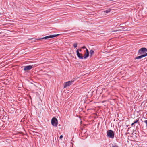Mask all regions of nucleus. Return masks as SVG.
<instances>
[{
  "label": "nucleus",
  "mask_w": 147,
  "mask_h": 147,
  "mask_svg": "<svg viewBox=\"0 0 147 147\" xmlns=\"http://www.w3.org/2000/svg\"><path fill=\"white\" fill-rule=\"evenodd\" d=\"M143 55L144 57L146 56H147V53H145L144 54H143Z\"/></svg>",
  "instance_id": "obj_14"
},
{
  "label": "nucleus",
  "mask_w": 147,
  "mask_h": 147,
  "mask_svg": "<svg viewBox=\"0 0 147 147\" xmlns=\"http://www.w3.org/2000/svg\"><path fill=\"white\" fill-rule=\"evenodd\" d=\"M63 136L62 135H61L60 136L59 138L60 139H62V138H63Z\"/></svg>",
  "instance_id": "obj_16"
},
{
  "label": "nucleus",
  "mask_w": 147,
  "mask_h": 147,
  "mask_svg": "<svg viewBox=\"0 0 147 147\" xmlns=\"http://www.w3.org/2000/svg\"><path fill=\"white\" fill-rule=\"evenodd\" d=\"M51 124L53 126L57 127L58 123L57 119L55 117H53L51 120Z\"/></svg>",
  "instance_id": "obj_4"
},
{
  "label": "nucleus",
  "mask_w": 147,
  "mask_h": 147,
  "mask_svg": "<svg viewBox=\"0 0 147 147\" xmlns=\"http://www.w3.org/2000/svg\"><path fill=\"white\" fill-rule=\"evenodd\" d=\"M82 51V49H79V51H80V52H81V51Z\"/></svg>",
  "instance_id": "obj_20"
},
{
  "label": "nucleus",
  "mask_w": 147,
  "mask_h": 147,
  "mask_svg": "<svg viewBox=\"0 0 147 147\" xmlns=\"http://www.w3.org/2000/svg\"><path fill=\"white\" fill-rule=\"evenodd\" d=\"M111 11V9H108L107 10H106L104 11L106 13H108L110 12Z\"/></svg>",
  "instance_id": "obj_11"
},
{
  "label": "nucleus",
  "mask_w": 147,
  "mask_h": 147,
  "mask_svg": "<svg viewBox=\"0 0 147 147\" xmlns=\"http://www.w3.org/2000/svg\"><path fill=\"white\" fill-rule=\"evenodd\" d=\"M33 65H29L24 66V70L26 71L27 70H31L32 68Z\"/></svg>",
  "instance_id": "obj_6"
},
{
  "label": "nucleus",
  "mask_w": 147,
  "mask_h": 147,
  "mask_svg": "<svg viewBox=\"0 0 147 147\" xmlns=\"http://www.w3.org/2000/svg\"><path fill=\"white\" fill-rule=\"evenodd\" d=\"M94 53V51H93L92 50V54Z\"/></svg>",
  "instance_id": "obj_22"
},
{
  "label": "nucleus",
  "mask_w": 147,
  "mask_h": 147,
  "mask_svg": "<svg viewBox=\"0 0 147 147\" xmlns=\"http://www.w3.org/2000/svg\"><path fill=\"white\" fill-rule=\"evenodd\" d=\"M90 54L92 55V50H91L90 51Z\"/></svg>",
  "instance_id": "obj_18"
},
{
  "label": "nucleus",
  "mask_w": 147,
  "mask_h": 147,
  "mask_svg": "<svg viewBox=\"0 0 147 147\" xmlns=\"http://www.w3.org/2000/svg\"><path fill=\"white\" fill-rule=\"evenodd\" d=\"M122 30H121L118 29V30H114L112 31V32H117V31H121Z\"/></svg>",
  "instance_id": "obj_12"
},
{
  "label": "nucleus",
  "mask_w": 147,
  "mask_h": 147,
  "mask_svg": "<svg viewBox=\"0 0 147 147\" xmlns=\"http://www.w3.org/2000/svg\"><path fill=\"white\" fill-rule=\"evenodd\" d=\"M89 53L88 50L86 49V52L85 53L84 56V58L86 59L89 56Z\"/></svg>",
  "instance_id": "obj_8"
},
{
  "label": "nucleus",
  "mask_w": 147,
  "mask_h": 147,
  "mask_svg": "<svg viewBox=\"0 0 147 147\" xmlns=\"http://www.w3.org/2000/svg\"><path fill=\"white\" fill-rule=\"evenodd\" d=\"M81 48L84 49H86H86H87V48H86V47L85 46H84L82 47Z\"/></svg>",
  "instance_id": "obj_15"
},
{
  "label": "nucleus",
  "mask_w": 147,
  "mask_h": 147,
  "mask_svg": "<svg viewBox=\"0 0 147 147\" xmlns=\"http://www.w3.org/2000/svg\"><path fill=\"white\" fill-rule=\"evenodd\" d=\"M144 122L146 124V126H147V120H145Z\"/></svg>",
  "instance_id": "obj_17"
},
{
  "label": "nucleus",
  "mask_w": 147,
  "mask_h": 147,
  "mask_svg": "<svg viewBox=\"0 0 147 147\" xmlns=\"http://www.w3.org/2000/svg\"><path fill=\"white\" fill-rule=\"evenodd\" d=\"M112 147H118V146L117 145H113Z\"/></svg>",
  "instance_id": "obj_19"
},
{
  "label": "nucleus",
  "mask_w": 147,
  "mask_h": 147,
  "mask_svg": "<svg viewBox=\"0 0 147 147\" xmlns=\"http://www.w3.org/2000/svg\"><path fill=\"white\" fill-rule=\"evenodd\" d=\"M139 118L137 119L133 123L131 124V126H132L134 124L137 123L139 121Z\"/></svg>",
  "instance_id": "obj_10"
},
{
  "label": "nucleus",
  "mask_w": 147,
  "mask_h": 147,
  "mask_svg": "<svg viewBox=\"0 0 147 147\" xmlns=\"http://www.w3.org/2000/svg\"><path fill=\"white\" fill-rule=\"evenodd\" d=\"M114 135V131L111 130H109L107 131V136L113 139Z\"/></svg>",
  "instance_id": "obj_1"
},
{
  "label": "nucleus",
  "mask_w": 147,
  "mask_h": 147,
  "mask_svg": "<svg viewBox=\"0 0 147 147\" xmlns=\"http://www.w3.org/2000/svg\"><path fill=\"white\" fill-rule=\"evenodd\" d=\"M95 14L94 13V11H92V15H94Z\"/></svg>",
  "instance_id": "obj_21"
},
{
  "label": "nucleus",
  "mask_w": 147,
  "mask_h": 147,
  "mask_svg": "<svg viewBox=\"0 0 147 147\" xmlns=\"http://www.w3.org/2000/svg\"><path fill=\"white\" fill-rule=\"evenodd\" d=\"M144 56L143 55H141L139 56H138L136 57H135V59H141L143 57H144Z\"/></svg>",
  "instance_id": "obj_9"
},
{
  "label": "nucleus",
  "mask_w": 147,
  "mask_h": 147,
  "mask_svg": "<svg viewBox=\"0 0 147 147\" xmlns=\"http://www.w3.org/2000/svg\"><path fill=\"white\" fill-rule=\"evenodd\" d=\"M77 44L76 43H74V48L77 47Z\"/></svg>",
  "instance_id": "obj_13"
},
{
  "label": "nucleus",
  "mask_w": 147,
  "mask_h": 147,
  "mask_svg": "<svg viewBox=\"0 0 147 147\" xmlns=\"http://www.w3.org/2000/svg\"><path fill=\"white\" fill-rule=\"evenodd\" d=\"M59 35V34H58L57 35H51L49 36H47L44 37L42 38H41L36 39H35V40H40L43 39H48L49 38H51L57 36Z\"/></svg>",
  "instance_id": "obj_3"
},
{
  "label": "nucleus",
  "mask_w": 147,
  "mask_h": 147,
  "mask_svg": "<svg viewBox=\"0 0 147 147\" xmlns=\"http://www.w3.org/2000/svg\"><path fill=\"white\" fill-rule=\"evenodd\" d=\"M74 82V80H71V81H68L67 82L64 83L63 84L64 88H65L68 86H69L70 85H71Z\"/></svg>",
  "instance_id": "obj_5"
},
{
  "label": "nucleus",
  "mask_w": 147,
  "mask_h": 147,
  "mask_svg": "<svg viewBox=\"0 0 147 147\" xmlns=\"http://www.w3.org/2000/svg\"><path fill=\"white\" fill-rule=\"evenodd\" d=\"M77 55L78 57L80 59L84 58V56H83L82 54L80 53L79 52V49H78L76 51Z\"/></svg>",
  "instance_id": "obj_7"
},
{
  "label": "nucleus",
  "mask_w": 147,
  "mask_h": 147,
  "mask_svg": "<svg viewBox=\"0 0 147 147\" xmlns=\"http://www.w3.org/2000/svg\"><path fill=\"white\" fill-rule=\"evenodd\" d=\"M147 52V49L145 47H142L138 51V55L144 54Z\"/></svg>",
  "instance_id": "obj_2"
}]
</instances>
